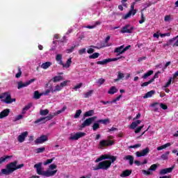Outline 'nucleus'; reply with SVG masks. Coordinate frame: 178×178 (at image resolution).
<instances>
[{"label": "nucleus", "instance_id": "1", "mask_svg": "<svg viewBox=\"0 0 178 178\" xmlns=\"http://www.w3.org/2000/svg\"><path fill=\"white\" fill-rule=\"evenodd\" d=\"M33 168L36 169V173L39 176H43L44 177H52V176H55V175H56V172H58V170H55L53 171L47 170L46 171H44V168H42V163H38L35 164Z\"/></svg>", "mask_w": 178, "mask_h": 178}, {"label": "nucleus", "instance_id": "2", "mask_svg": "<svg viewBox=\"0 0 178 178\" xmlns=\"http://www.w3.org/2000/svg\"><path fill=\"white\" fill-rule=\"evenodd\" d=\"M24 166V163L19 164L17 165V161H14L8 163L6 165V169H1L2 175H5L6 176H9V175L12 174L15 170H17V169H22Z\"/></svg>", "mask_w": 178, "mask_h": 178}, {"label": "nucleus", "instance_id": "3", "mask_svg": "<svg viewBox=\"0 0 178 178\" xmlns=\"http://www.w3.org/2000/svg\"><path fill=\"white\" fill-rule=\"evenodd\" d=\"M112 165V162L109 160H106L102 162H99L98 165L93 168V170H99V169H102V170H108L109 168H111Z\"/></svg>", "mask_w": 178, "mask_h": 178}, {"label": "nucleus", "instance_id": "4", "mask_svg": "<svg viewBox=\"0 0 178 178\" xmlns=\"http://www.w3.org/2000/svg\"><path fill=\"white\" fill-rule=\"evenodd\" d=\"M55 116V114L52 115V114H49V115L46 116V117H42L40 118L38 120H36L34 123L35 124H37L38 123H46L47 122H48V120H51V119H54V117Z\"/></svg>", "mask_w": 178, "mask_h": 178}, {"label": "nucleus", "instance_id": "5", "mask_svg": "<svg viewBox=\"0 0 178 178\" xmlns=\"http://www.w3.org/2000/svg\"><path fill=\"white\" fill-rule=\"evenodd\" d=\"M113 141L111 140H103L99 142V148L102 149L105 147L113 145Z\"/></svg>", "mask_w": 178, "mask_h": 178}, {"label": "nucleus", "instance_id": "6", "mask_svg": "<svg viewBox=\"0 0 178 178\" xmlns=\"http://www.w3.org/2000/svg\"><path fill=\"white\" fill-rule=\"evenodd\" d=\"M129 27H130L129 24L125 25L120 31V33H121L122 34H124L126 33L127 34H131V33H133V31L134 30V26H131L130 29H129Z\"/></svg>", "mask_w": 178, "mask_h": 178}, {"label": "nucleus", "instance_id": "7", "mask_svg": "<svg viewBox=\"0 0 178 178\" xmlns=\"http://www.w3.org/2000/svg\"><path fill=\"white\" fill-rule=\"evenodd\" d=\"M87 134L85 132H77L75 134H71L70 140H77L79 138H82V137H86Z\"/></svg>", "mask_w": 178, "mask_h": 178}, {"label": "nucleus", "instance_id": "8", "mask_svg": "<svg viewBox=\"0 0 178 178\" xmlns=\"http://www.w3.org/2000/svg\"><path fill=\"white\" fill-rule=\"evenodd\" d=\"M35 81V79H32L24 83L22 81H20L18 83L17 88H18V90H20V88H24V87H27V86H30V84H31V83H34Z\"/></svg>", "mask_w": 178, "mask_h": 178}, {"label": "nucleus", "instance_id": "9", "mask_svg": "<svg viewBox=\"0 0 178 178\" xmlns=\"http://www.w3.org/2000/svg\"><path fill=\"white\" fill-rule=\"evenodd\" d=\"M92 124V120L89 118H87L80 126L79 130H83L85 127H88V126Z\"/></svg>", "mask_w": 178, "mask_h": 178}, {"label": "nucleus", "instance_id": "10", "mask_svg": "<svg viewBox=\"0 0 178 178\" xmlns=\"http://www.w3.org/2000/svg\"><path fill=\"white\" fill-rule=\"evenodd\" d=\"M147 154H149V148L146 147L141 152H136V156H138V158H141V156H145Z\"/></svg>", "mask_w": 178, "mask_h": 178}, {"label": "nucleus", "instance_id": "11", "mask_svg": "<svg viewBox=\"0 0 178 178\" xmlns=\"http://www.w3.org/2000/svg\"><path fill=\"white\" fill-rule=\"evenodd\" d=\"M45 141H48V136L45 135H42L40 137L38 138L35 140V144H43V143H45Z\"/></svg>", "mask_w": 178, "mask_h": 178}, {"label": "nucleus", "instance_id": "12", "mask_svg": "<svg viewBox=\"0 0 178 178\" xmlns=\"http://www.w3.org/2000/svg\"><path fill=\"white\" fill-rule=\"evenodd\" d=\"M3 102H5V104H12L13 102H16V99L13 98L12 99V96L10 95V92L8 94L5 99L2 100Z\"/></svg>", "mask_w": 178, "mask_h": 178}, {"label": "nucleus", "instance_id": "13", "mask_svg": "<svg viewBox=\"0 0 178 178\" xmlns=\"http://www.w3.org/2000/svg\"><path fill=\"white\" fill-rule=\"evenodd\" d=\"M29 136L28 131H24L17 138L19 143H24V140H26V137Z\"/></svg>", "mask_w": 178, "mask_h": 178}, {"label": "nucleus", "instance_id": "14", "mask_svg": "<svg viewBox=\"0 0 178 178\" xmlns=\"http://www.w3.org/2000/svg\"><path fill=\"white\" fill-rule=\"evenodd\" d=\"M173 169H175V166L168 168H164L160 170V175H166V173H172L173 172Z\"/></svg>", "mask_w": 178, "mask_h": 178}, {"label": "nucleus", "instance_id": "15", "mask_svg": "<svg viewBox=\"0 0 178 178\" xmlns=\"http://www.w3.org/2000/svg\"><path fill=\"white\" fill-rule=\"evenodd\" d=\"M9 113H10V109H4L0 113V119H3V118H6V116H9Z\"/></svg>", "mask_w": 178, "mask_h": 178}, {"label": "nucleus", "instance_id": "16", "mask_svg": "<svg viewBox=\"0 0 178 178\" xmlns=\"http://www.w3.org/2000/svg\"><path fill=\"white\" fill-rule=\"evenodd\" d=\"M123 48H124V45H121L115 49L114 53L118 54L117 56H119V55H122V54H124V51H123Z\"/></svg>", "mask_w": 178, "mask_h": 178}, {"label": "nucleus", "instance_id": "17", "mask_svg": "<svg viewBox=\"0 0 178 178\" xmlns=\"http://www.w3.org/2000/svg\"><path fill=\"white\" fill-rule=\"evenodd\" d=\"M110 156L111 155L103 154L95 160V163H97L98 162H101V161H104L105 159H109Z\"/></svg>", "mask_w": 178, "mask_h": 178}, {"label": "nucleus", "instance_id": "18", "mask_svg": "<svg viewBox=\"0 0 178 178\" xmlns=\"http://www.w3.org/2000/svg\"><path fill=\"white\" fill-rule=\"evenodd\" d=\"M110 156L111 155L103 154L95 160V163H97L98 162H101V161H104L105 159H109Z\"/></svg>", "mask_w": 178, "mask_h": 178}, {"label": "nucleus", "instance_id": "19", "mask_svg": "<svg viewBox=\"0 0 178 178\" xmlns=\"http://www.w3.org/2000/svg\"><path fill=\"white\" fill-rule=\"evenodd\" d=\"M141 123V120H138L135 122H133L130 125H129V129H131L132 130H134V129H136V127H137V126H138V124H140Z\"/></svg>", "mask_w": 178, "mask_h": 178}, {"label": "nucleus", "instance_id": "20", "mask_svg": "<svg viewBox=\"0 0 178 178\" xmlns=\"http://www.w3.org/2000/svg\"><path fill=\"white\" fill-rule=\"evenodd\" d=\"M94 112H95L94 110H90L88 111H86L83 114V118L82 120H84V119H86V118H89L90 116H93Z\"/></svg>", "mask_w": 178, "mask_h": 178}, {"label": "nucleus", "instance_id": "21", "mask_svg": "<svg viewBox=\"0 0 178 178\" xmlns=\"http://www.w3.org/2000/svg\"><path fill=\"white\" fill-rule=\"evenodd\" d=\"M131 173H132L131 170H125L124 171L122 172L120 176L121 177H127L128 176H130Z\"/></svg>", "mask_w": 178, "mask_h": 178}, {"label": "nucleus", "instance_id": "22", "mask_svg": "<svg viewBox=\"0 0 178 178\" xmlns=\"http://www.w3.org/2000/svg\"><path fill=\"white\" fill-rule=\"evenodd\" d=\"M124 159H126V161H129V165H133L134 163V157L131 155H127L124 157Z\"/></svg>", "mask_w": 178, "mask_h": 178}, {"label": "nucleus", "instance_id": "23", "mask_svg": "<svg viewBox=\"0 0 178 178\" xmlns=\"http://www.w3.org/2000/svg\"><path fill=\"white\" fill-rule=\"evenodd\" d=\"M118 90L116 88L115 86H111L109 90L108 91V94H110L111 95H113V94H116L118 92Z\"/></svg>", "mask_w": 178, "mask_h": 178}, {"label": "nucleus", "instance_id": "24", "mask_svg": "<svg viewBox=\"0 0 178 178\" xmlns=\"http://www.w3.org/2000/svg\"><path fill=\"white\" fill-rule=\"evenodd\" d=\"M155 95V90H150L149 92H147L144 96L143 98L144 99H147V98H151V97H152V95Z\"/></svg>", "mask_w": 178, "mask_h": 178}, {"label": "nucleus", "instance_id": "25", "mask_svg": "<svg viewBox=\"0 0 178 178\" xmlns=\"http://www.w3.org/2000/svg\"><path fill=\"white\" fill-rule=\"evenodd\" d=\"M51 65H52V63H51V62H49V61H47V62H46V63H43L41 65L40 67H41L42 69L47 70V69H48V67H51Z\"/></svg>", "mask_w": 178, "mask_h": 178}, {"label": "nucleus", "instance_id": "26", "mask_svg": "<svg viewBox=\"0 0 178 178\" xmlns=\"http://www.w3.org/2000/svg\"><path fill=\"white\" fill-rule=\"evenodd\" d=\"M170 145H172L170 143H165V145L158 147L157 151H162V149H165V148H168V147H170Z\"/></svg>", "mask_w": 178, "mask_h": 178}, {"label": "nucleus", "instance_id": "27", "mask_svg": "<svg viewBox=\"0 0 178 178\" xmlns=\"http://www.w3.org/2000/svg\"><path fill=\"white\" fill-rule=\"evenodd\" d=\"M12 158V156H4L2 157H0V165L3 163V162H6L8 159H10Z\"/></svg>", "mask_w": 178, "mask_h": 178}, {"label": "nucleus", "instance_id": "28", "mask_svg": "<svg viewBox=\"0 0 178 178\" xmlns=\"http://www.w3.org/2000/svg\"><path fill=\"white\" fill-rule=\"evenodd\" d=\"M56 60L58 63V65H63V61L62 60V54H57L56 56Z\"/></svg>", "mask_w": 178, "mask_h": 178}, {"label": "nucleus", "instance_id": "29", "mask_svg": "<svg viewBox=\"0 0 178 178\" xmlns=\"http://www.w3.org/2000/svg\"><path fill=\"white\" fill-rule=\"evenodd\" d=\"M98 122L102 123V124L106 126V124H109V123H111V120L109 118H106L104 120H98Z\"/></svg>", "mask_w": 178, "mask_h": 178}, {"label": "nucleus", "instance_id": "30", "mask_svg": "<svg viewBox=\"0 0 178 178\" xmlns=\"http://www.w3.org/2000/svg\"><path fill=\"white\" fill-rule=\"evenodd\" d=\"M72 65V58H69V59L67 60V62H66L65 64H64L63 63V64H61V65L63 66V67H66V68L70 67V65Z\"/></svg>", "mask_w": 178, "mask_h": 178}, {"label": "nucleus", "instance_id": "31", "mask_svg": "<svg viewBox=\"0 0 178 178\" xmlns=\"http://www.w3.org/2000/svg\"><path fill=\"white\" fill-rule=\"evenodd\" d=\"M56 91H62V86L60 85H56L55 87V89L51 88V92L54 94V92H56Z\"/></svg>", "mask_w": 178, "mask_h": 178}, {"label": "nucleus", "instance_id": "32", "mask_svg": "<svg viewBox=\"0 0 178 178\" xmlns=\"http://www.w3.org/2000/svg\"><path fill=\"white\" fill-rule=\"evenodd\" d=\"M63 80V76L59 75V76H56L53 78V82L54 83H58V81H60Z\"/></svg>", "mask_w": 178, "mask_h": 178}, {"label": "nucleus", "instance_id": "33", "mask_svg": "<svg viewBox=\"0 0 178 178\" xmlns=\"http://www.w3.org/2000/svg\"><path fill=\"white\" fill-rule=\"evenodd\" d=\"M169 154H170V152H166L163 154L161 156V159H163V161H167V159H169Z\"/></svg>", "mask_w": 178, "mask_h": 178}, {"label": "nucleus", "instance_id": "34", "mask_svg": "<svg viewBox=\"0 0 178 178\" xmlns=\"http://www.w3.org/2000/svg\"><path fill=\"white\" fill-rule=\"evenodd\" d=\"M67 109V106H64L61 110H58L56 111V113H54V116L60 115V113H63V112H65Z\"/></svg>", "mask_w": 178, "mask_h": 178}, {"label": "nucleus", "instance_id": "35", "mask_svg": "<svg viewBox=\"0 0 178 178\" xmlns=\"http://www.w3.org/2000/svg\"><path fill=\"white\" fill-rule=\"evenodd\" d=\"M92 129L93 131H97L99 129V122H98V120L93 124Z\"/></svg>", "mask_w": 178, "mask_h": 178}, {"label": "nucleus", "instance_id": "36", "mask_svg": "<svg viewBox=\"0 0 178 178\" xmlns=\"http://www.w3.org/2000/svg\"><path fill=\"white\" fill-rule=\"evenodd\" d=\"M41 95H42L40 94V92H38V90H36L34 92L33 98L35 99H40L41 98Z\"/></svg>", "mask_w": 178, "mask_h": 178}, {"label": "nucleus", "instance_id": "37", "mask_svg": "<svg viewBox=\"0 0 178 178\" xmlns=\"http://www.w3.org/2000/svg\"><path fill=\"white\" fill-rule=\"evenodd\" d=\"M137 13V11H129V13H127L124 16V19H129V17H130V16H131V15H133V16H134V15H136Z\"/></svg>", "mask_w": 178, "mask_h": 178}, {"label": "nucleus", "instance_id": "38", "mask_svg": "<svg viewBox=\"0 0 178 178\" xmlns=\"http://www.w3.org/2000/svg\"><path fill=\"white\" fill-rule=\"evenodd\" d=\"M122 79H124V74L118 72V78L114 80V81H119V80H122Z\"/></svg>", "mask_w": 178, "mask_h": 178}, {"label": "nucleus", "instance_id": "39", "mask_svg": "<svg viewBox=\"0 0 178 178\" xmlns=\"http://www.w3.org/2000/svg\"><path fill=\"white\" fill-rule=\"evenodd\" d=\"M152 74H154L153 70H149L147 72L145 73L143 76V79H147V77H149V76H152Z\"/></svg>", "mask_w": 178, "mask_h": 178}, {"label": "nucleus", "instance_id": "40", "mask_svg": "<svg viewBox=\"0 0 178 178\" xmlns=\"http://www.w3.org/2000/svg\"><path fill=\"white\" fill-rule=\"evenodd\" d=\"M48 113H49V110H48L47 108L44 110L40 111V115H41V116H47V115H48Z\"/></svg>", "mask_w": 178, "mask_h": 178}, {"label": "nucleus", "instance_id": "41", "mask_svg": "<svg viewBox=\"0 0 178 178\" xmlns=\"http://www.w3.org/2000/svg\"><path fill=\"white\" fill-rule=\"evenodd\" d=\"M81 109L77 110L75 113V115L74 116V119H79L80 118V115L82 113Z\"/></svg>", "mask_w": 178, "mask_h": 178}, {"label": "nucleus", "instance_id": "42", "mask_svg": "<svg viewBox=\"0 0 178 178\" xmlns=\"http://www.w3.org/2000/svg\"><path fill=\"white\" fill-rule=\"evenodd\" d=\"M107 63H109L108 58L104 59L102 61L97 62V65H106Z\"/></svg>", "mask_w": 178, "mask_h": 178}, {"label": "nucleus", "instance_id": "43", "mask_svg": "<svg viewBox=\"0 0 178 178\" xmlns=\"http://www.w3.org/2000/svg\"><path fill=\"white\" fill-rule=\"evenodd\" d=\"M99 57V53H94L93 54L89 56V59H97Z\"/></svg>", "mask_w": 178, "mask_h": 178}, {"label": "nucleus", "instance_id": "44", "mask_svg": "<svg viewBox=\"0 0 178 178\" xmlns=\"http://www.w3.org/2000/svg\"><path fill=\"white\" fill-rule=\"evenodd\" d=\"M156 169H158V165L157 164H152L149 167V170H152L153 172H155V170H156Z\"/></svg>", "mask_w": 178, "mask_h": 178}, {"label": "nucleus", "instance_id": "45", "mask_svg": "<svg viewBox=\"0 0 178 178\" xmlns=\"http://www.w3.org/2000/svg\"><path fill=\"white\" fill-rule=\"evenodd\" d=\"M152 83H154V79H150L147 82H144L141 84V87H147V86H149V84H151Z\"/></svg>", "mask_w": 178, "mask_h": 178}, {"label": "nucleus", "instance_id": "46", "mask_svg": "<svg viewBox=\"0 0 178 178\" xmlns=\"http://www.w3.org/2000/svg\"><path fill=\"white\" fill-rule=\"evenodd\" d=\"M17 69H18V73L15 74V77L16 79H19V77L22 76V68H20V67H18Z\"/></svg>", "mask_w": 178, "mask_h": 178}, {"label": "nucleus", "instance_id": "47", "mask_svg": "<svg viewBox=\"0 0 178 178\" xmlns=\"http://www.w3.org/2000/svg\"><path fill=\"white\" fill-rule=\"evenodd\" d=\"M93 92H94V90H89L88 92H86L84 94L85 98H88L89 97H91V95H92Z\"/></svg>", "mask_w": 178, "mask_h": 178}, {"label": "nucleus", "instance_id": "48", "mask_svg": "<svg viewBox=\"0 0 178 178\" xmlns=\"http://www.w3.org/2000/svg\"><path fill=\"white\" fill-rule=\"evenodd\" d=\"M36 154H41L45 151V147H38L35 149Z\"/></svg>", "mask_w": 178, "mask_h": 178}, {"label": "nucleus", "instance_id": "49", "mask_svg": "<svg viewBox=\"0 0 178 178\" xmlns=\"http://www.w3.org/2000/svg\"><path fill=\"white\" fill-rule=\"evenodd\" d=\"M54 159H55V157H53L52 159H47L45 162H44V165H49V163H52Z\"/></svg>", "mask_w": 178, "mask_h": 178}, {"label": "nucleus", "instance_id": "50", "mask_svg": "<svg viewBox=\"0 0 178 178\" xmlns=\"http://www.w3.org/2000/svg\"><path fill=\"white\" fill-rule=\"evenodd\" d=\"M172 78L170 77V79H168V81L164 86V88H168V87H169L170 85L172 84Z\"/></svg>", "mask_w": 178, "mask_h": 178}, {"label": "nucleus", "instance_id": "51", "mask_svg": "<svg viewBox=\"0 0 178 178\" xmlns=\"http://www.w3.org/2000/svg\"><path fill=\"white\" fill-rule=\"evenodd\" d=\"M144 129V125L138 127L136 128V129L135 130L136 134H138V133H140V132L141 131V129Z\"/></svg>", "mask_w": 178, "mask_h": 178}, {"label": "nucleus", "instance_id": "52", "mask_svg": "<svg viewBox=\"0 0 178 178\" xmlns=\"http://www.w3.org/2000/svg\"><path fill=\"white\" fill-rule=\"evenodd\" d=\"M145 22V17H144V13H141L140 20L139 21L140 24H143Z\"/></svg>", "mask_w": 178, "mask_h": 178}, {"label": "nucleus", "instance_id": "53", "mask_svg": "<svg viewBox=\"0 0 178 178\" xmlns=\"http://www.w3.org/2000/svg\"><path fill=\"white\" fill-rule=\"evenodd\" d=\"M67 83H70V81H64L60 83V86L62 88H63V87H66V86H67Z\"/></svg>", "mask_w": 178, "mask_h": 178}, {"label": "nucleus", "instance_id": "54", "mask_svg": "<svg viewBox=\"0 0 178 178\" xmlns=\"http://www.w3.org/2000/svg\"><path fill=\"white\" fill-rule=\"evenodd\" d=\"M122 58H123V56L118 57V58H108V63L110 62H116V60H119V59H122Z\"/></svg>", "mask_w": 178, "mask_h": 178}, {"label": "nucleus", "instance_id": "55", "mask_svg": "<svg viewBox=\"0 0 178 178\" xmlns=\"http://www.w3.org/2000/svg\"><path fill=\"white\" fill-rule=\"evenodd\" d=\"M142 172H143V175H145L146 176L152 175V172H151V170H149V169L148 170H143Z\"/></svg>", "mask_w": 178, "mask_h": 178}, {"label": "nucleus", "instance_id": "56", "mask_svg": "<svg viewBox=\"0 0 178 178\" xmlns=\"http://www.w3.org/2000/svg\"><path fill=\"white\" fill-rule=\"evenodd\" d=\"M74 48H76V44L71 47L70 49H67V54H72V52H73L74 51Z\"/></svg>", "mask_w": 178, "mask_h": 178}, {"label": "nucleus", "instance_id": "57", "mask_svg": "<svg viewBox=\"0 0 178 178\" xmlns=\"http://www.w3.org/2000/svg\"><path fill=\"white\" fill-rule=\"evenodd\" d=\"M31 106H33V104L32 103H29L28 105L25 106L24 108H23V111H29V109H30V108H31Z\"/></svg>", "mask_w": 178, "mask_h": 178}, {"label": "nucleus", "instance_id": "58", "mask_svg": "<svg viewBox=\"0 0 178 178\" xmlns=\"http://www.w3.org/2000/svg\"><path fill=\"white\" fill-rule=\"evenodd\" d=\"M10 92H6L0 95V99H3V98H6V96L9 94Z\"/></svg>", "mask_w": 178, "mask_h": 178}, {"label": "nucleus", "instance_id": "59", "mask_svg": "<svg viewBox=\"0 0 178 178\" xmlns=\"http://www.w3.org/2000/svg\"><path fill=\"white\" fill-rule=\"evenodd\" d=\"M105 83V79L103 78L99 79L97 81V83L99 84V86H102Z\"/></svg>", "mask_w": 178, "mask_h": 178}, {"label": "nucleus", "instance_id": "60", "mask_svg": "<svg viewBox=\"0 0 178 178\" xmlns=\"http://www.w3.org/2000/svg\"><path fill=\"white\" fill-rule=\"evenodd\" d=\"M172 20V16L170 15H165L164 17V22H170Z\"/></svg>", "mask_w": 178, "mask_h": 178}, {"label": "nucleus", "instance_id": "61", "mask_svg": "<svg viewBox=\"0 0 178 178\" xmlns=\"http://www.w3.org/2000/svg\"><path fill=\"white\" fill-rule=\"evenodd\" d=\"M160 107L161 109H163V111H166V109H168V106L163 103L160 104Z\"/></svg>", "mask_w": 178, "mask_h": 178}, {"label": "nucleus", "instance_id": "62", "mask_svg": "<svg viewBox=\"0 0 178 178\" xmlns=\"http://www.w3.org/2000/svg\"><path fill=\"white\" fill-rule=\"evenodd\" d=\"M111 40V36L108 35L105 39L106 45H104L103 47H109V44H108V41Z\"/></svg>", "mask_w": 178, "mask_h": 178}, {"label": "nucleus", "instance_id": "63", "mask_svg": "<svg viewBox=\"0 0 178 178\" xmlns=\"http://www.w3.org/2000/svg\"><path fill=\"white\" fill-rule=\"evenodd\" d=\"M21 119H23V115H18L15 116V121L17 122V120H20Z\"/></svg>", "mask_w": 178, "mask_h": 178}, {"label": "nucleus", "instance_id": "64", "mask_svg": "<svg viewBox=\"0 0 178 178\" xmlns=\"http://www.w3.org/2000/svg\"><path fill=\"white\" fill-rule=\"evenodd\" d=\"M108 159H111V163H113V162H115V161H116V156H110V158Z\"/></svg>", "mask_w": 178, "mask_h": 178}]
</instances>
